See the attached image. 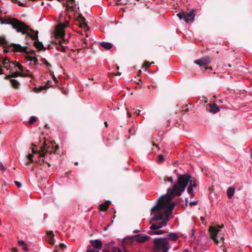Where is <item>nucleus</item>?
Wrapping results in <instances>:
<instances>
[{
  "label": "nucleus",
  "instance_id": "5fc2aeb1",
  "mask_svg": "<svg viewBox=\"0 0 252 252\" xmlns=\"http://www.w3.org/2000/svg\"><path fill=\"white\" fill-rule=\"evenodd\" d=\"M127 115L128 116V117H131V114L129 112H127Z\"/></svg>",
  "mask_w": 252,
  "mask_h": 252
},
{
  "label": "nucleus",
  "instance_id": "39448f33",
  "mask_svg": "<svg viewBox=\"0 0 252 252\" xmlns=\"http://www.w3.org/2000/svg\"><path fill=\"white\" fill-rule=\"evenodd\" d=\"M223 227V225L222 224L221 225H217L216 226H211L209 227V232L211 236V239L214 241L215 244L217 245H219L220 242L223 244L224 243V237L222 236L220 232V228H222Z\"/></svg>",
  "mask_w": 252,
  "mask_h": 252
},
{
  "label": "nucleus",
  "instance_id": "f3484780",
  "mask_svg": "<svg viewBox=\"0 0 252 252\" xmlns=\"http://www.w3.org/2000/svg\"><path fill=\"white\" fill-rule=\"evenodd\" d=\"M179 238L178 235L176 233L173 232H170L168 235L167 237L166 238H167L168 239V241L170 240L171 241H176Z\"/></svg>",
  "mask_w": 252,
  "mask_h": 252
},
{
  "label": "nucleus",
  "instance_id": "c03bdc74",
  "mask_svg": "<svg viewBox=\"0 0 252 252\" xmlns=\"http://www.w3.org/2000/svg\"><path fill=\"white\" fill-rule=\"evenodd\" d=\"M89 247H90V246H89L88 247V250H87V251L86 252H99L98 251H96L95 250H90V249H89Z\"/></svg>",
  "mask_w": 252,
  "mask_h": 252
},
{
  "label": "nucleus",
  "instance_id": "3c124183",
  "mask_svg": "<svg viewBox=\"0 0 252 252\" xmlns=\"http://www.w3.org/2000/svg\"><path fill=\"white\" fill-rule=\"evenodd\" d=\"M140 111L138 110H136L134 112V114L136 115V116H138L139 115Z\"/></svg>",
  "mask_w": 252,
  "mask_h": 252
},
{
  "label": "nucleus",
  "instance_id": "b1692460",
  "mask_svg": "<svg viewBox=\"0 0 252 252\" xmlns=\"http://www.w3.org/2000/svg\"><path fill=\"white\" fill-rule=\"evenodd\" d=\"M235 192V189L232 187H230L227 189V194L228 198L230 199L233 195Z\"/></svg>",
  "mask_w": 252,
  "mask_h": 252
},
{
  "label": "nucleus",
  "instance_id": "7ed1b4c3",
  "mask_svg": "<svg viewBox=\"0 0 252 252\" xmlns=\"http://www.w3.org/2000/svg\"><path fill=\"white\" fill-rule=\"evenodd\" d=\"M8 23L10 24L13 28L16 30L17 32H21L23 34H26V38L29 36L32 40H34L33 45L35 48L39 50H45L46 48L44 47L42 43L39 41L38 32L37 31H34L25 23L16 19H13Z\"/></svg>",
  "mask_w": 252,
  "mask_h": 252
},
{
  "label": "nucleus",
  "instance_id": "c85d7f7f",
  "mask_svg": "<svg viewBox=\"0 0 252 252\" xmlns=\"http://www.w3.org/2000/svg\"><path fill=\"white\" fill-rule=\"evenodd\" d=\"M46 86H40L38 88H35L34 91L36 93H39L43 90H46Z\"/></svg>",
  "mask_w": 252,
  "mask_h": 252
},
{
  "label": "nucleus",
  "instance_id": "8fccbe9b",
  "mask_svg": "<svg viewBox=\"0 0 252 252\" xmlns=\"http://www.w3.org/2000/svg\"><path fill=\"white\" fill-rule=\"evenodd\" d=\"M167 180L171 183L173 182V178L172 177H168Z\"/></svg>",
  "mask_w": 252,
  "mask_h": 252
},
{
  "label": "nucleus",
  "instance_id": "aec40b11",
  "mask_svg": "<svg viewBox=\"0 0 252 252\" xmlns=\"http://www.w3.org/2000/svg\"><path fill=\"white\" fill-rule=\"evenodd\" d=\"M10 81L13 88L15 89H18L19 88L20 84L17 80L11 79L10 80Z\"/></svg>",
  "mask_w": 252,
  "mask_h": 252
},
{
  "label": "nucleus",
  "instance_id": "bf43d9fd",
  "mask_svg": "<svg viewBox=\"0 0 252 252\" xmlns=\"http://www.w3.org/2000/svg\"><path fill=\"white\" fill-rule=\"evenodd\" d=\"M104 125H105V126L107 127V126H108L107 122H104Z\"/></svg>",
  "mask_w": 252,
  "mask_h": 252
},
{
  "label": "nucleus",
  "instance_id": "72a5a7b5",
  "mask_svg": "<svg viewBox=\"0 0 252 252\" xmlns=\"http://www.w3.org/2000/svg\"><path fill=\"white\" fill-rule=\"evenodd\" d=\"M164 161V157L162 155H159L158 156V161L159 162H162Z\"/></svg>",
  "mask_w": 252,
  "mask_h": 252
},
{
  "label": "nucleus",
  "instance_id": "4d7b16f0",
  "mask_svg": "<svg viewBox=\"0 0 252 252\" xmlns=\"http://www.w3.org/2000/svg\"><path fill=\"white\" fill-rule=\"evenodd\" d=\"M141 73V70H139L138 71V74H137V75H138V76H139V75L140 74V73Z\"/></svg>",
  "mask_w": 252,
  "mask_h": 252
},
{
  "label": "nucleus",
  "instance_id": "774afa93",
  "mask_svg": "<svg viewBox=\"0 0 252 252\" xmlns=\"http://www.w3.org/2000/svg\"><path fill=\"white\" fill-rule=\"evenodd\" d=\"M74 164H75V165H78V163L77 162H76L74 163Z\"/></svg>",
  "mask_w": 252,
  "mask_h": 252
},
{
  "label": "nucleus",
  "instance_id": "e2e57ef3",
  "mask_svg": "<svg viewBox=\"0 0 252 252\" xmlns=\"http://www.w3.org/2000/svg\"><path fill=\"white\" fill-rule=\"evenodd\" d=\"M121 72H118L116 75H121Z\"/></svg>",
  "mask_w": 252,
  "mask_h": 252
},
{
  "label": "nucleus",
  "instance_id": "f8f14e48",
  "mask_svg": "<svg viewBox=\"0 0 252 252\" xmlns=\"http://www.w3.org/2000/svg\"><path fill=\"white\" fill-rule=\"evenodd\" d=\"M11 46H13L14 52H18L21 53H25L26 54L28 53V48L27 47H22L19 44H13Z\"/></svg>",
  "mask_w": 252,
  "mask_h": 252
},
{
  "label": "nucleus",
  "instance_id": "2eb2a0df",
  "mask_svg": "<svg viewBox=\"0 0 252 252\" xmlns=\"http://www.w3.org/2000/svg\"><path fill=\"white\" fill-rule=\"evenodd\" d=\"M210 107L209 111L212 113H216L220 111L219 106L215 103H212L208 104Z\"/></svg>",
  "mask_w": 252,
  "mask_h": 252
},
{
  "label": "nucleus",
  "instance_id": "79ce46f5",
  "mask_svg": "<svg viewBox=\"0 0 252 252\" xmlns=\"http://www.w3.org/2000/svg\"><path fill=\"white\" fill-rule=\"evenodd\" d=\"M112 252H121V251L118 247H114L112 249Z\"/></svg>",
  "mask_w": 252,
  "mask_h": 252
},
{
  "label": "nucleus",
  "instance_id": "473e14b6",
  "mask_svg": "<svg viewBox=\"0 0 252 252\" xmlns=\"http://www.w3.org/2000/svg\"><path fill=\"white\" fill-rule=\"evenodd\" d=\"M37 120V118L34 116H32L31 117V119L29 121V124H32L33 123H34Z\"/></svg>",
  "mask_w": 252,
  "mask_h": 252
},
{
  "label": "nucleus",
  "instance_id": "ea45409f",
  "mask_svg": "<svg viewBox=\"0 0 252 252\" xmlns=\"http://www.w3.org/2000/svg\"><path fill=\"white\" fill-rule=\"evenodd\" d=\"M6 43V41L4 38L0 37V44L4 45Z\"/></svg>",
  "mask_w": 252,
  "mask_h": 252
},
{
  "label": "nucleus",
  "instance_id": "412c9836",
  "mask_svg": "<svg viewBox=\"0 0 252 252\" xmlns=\"http://www.w3.org/2000/svg\"><path fill=\"white\" fill-rule=\"evenodd\" d=\"M110 203V202L107 201L104 204H101L99 205V209L101 211H106L108 208V205Z\"/></svg>",
  "mask_w": 252,
  "mask_h": 252
},
{
  "label": "nucleus",
  "instance_id": "37998d69",
  "mask_svg": "<svg viewBox=\"0 0 252 252\" xmlns=\"http://www.w3.org/2000/svg\"><path fill=\"white\" fill-rule=\"evenodd\" d=\"M0 169L1 171H5L6 170V168L4 167L3 164L1 162H0Z\"/></svg>",
  "mask_w": 252,
  "mask_h": 252
},
{
  "label": "nucleus",
  "instance_id": "2f4dec72",
  "mask_svg": "<svg viewBox=\"0 0 252 252\" xmlns=\"http://www.w3.org/2000/svg\"><path fill=\"white\" fill-rule=\"evenodd\" d=\"M193 188H191V187H189L188 188V192L189 195L191 196V197L193 196Z\"/></svg>",
  "mask_w": 252,
  "mask_h": 252
},
{
  "label": "nucleus",
  "instance_id": "49530a36",
  "mask_svg": "<svg viewBox=\"0 0 252 252\" xmlns=\"http://www.w3.org/2000/svg\"><path fill=\"white\" fill-rule=\"evenodd\" d=\"M12 2H18L19 5H20V6H25V5L23 3H21L20 1H17V0H11Z\"/></svg>",
  "mask_w": 252,
  "mask_h": 252
},
{
  "label": "nucleus",
  "instance_id": "603ef678",
  "mask_svg": "<svg viewBox=\"0 0 252 252\" xmlns=\"http://www.w3.org/2000/svg\"><path fill=\"white\" fill-rule=\"evenodd\" d=\"M2 73H3L2 69L1 68V66L0 65V74H2Z\"/></svg>",
  "mask_w": 252,
  "mask_h": 252
},
{
  "label": "nucleus",
  "instance_id": "4be33fe9",
  "mask_svg": "<svg viewBox=\"0 0 252 252\" xmlns=\"http://www.w3.org/2000/svg\"><path fill=\"white\" fill-rule=\"evenodd\" d=\"M19 246L22 247V250L25 252L28 251L29 249L27 248L26 243L23 240H19L18 241Z\"/></svg>",
  "mask_w": 252,
  "mask_h": 252
},
{
  "label": "nucleus",
  "instance_id": "69168bd1",
  "mask_svg": "<svg viewBox=\"0 0 252 252\" xmlns=\"http://www.w3.org/2000/svg\"><path fill=\"white\" fill-rule=\"evenodd\" d=\"M120 3H121L126 4V2H124V1H121V2H120Z\"/></svg>",
  "mask_w": 252,
  "mask_h": 252
},
{
  "label": "nucleus",
  "instance_id": "423d86ee",
  "mask_svg": "<svg viewBox=\"0 0 252 252\" xmlns=\"http://www.w3.org/2000/svg\"><path fill=\"white\" fill-rule=\"evenodd\" d=\"M150 239V236H145L141 234H137L129 238H125L122 242V245L124 247H125L126 245L128 244H130V243L133 241L142 243L149 240Z\"/></svg>",
  "mask_w": 252,
  "mask_h": 252
},
{
  "label": "nucleus",
  "instance_id": "052dcab7",
  "mask_svg": "<svg viewBox=\"0 0 252 252\" xmlns=\"http://www.w3.org/2000/svg\"><path fill=\"white\" fill-rule=\"evenodd\" d=\"M102 252H110L108 250H103Z\"/></svg>",
  "mask_w": 252,
  "mask_h": 252
},
{
  "label": "nucleus",
  "instance_id": "f257e3e1",
  "mask_svg": "<svg viewBox=\"0 0 252 252\" xmlns=\"http://www.w3.org/2000/svg\"><path fill=\"white\" fill-rule=\"evenodd\" d=\"M163 198L164 197H160L156 205L151 210L152 218L150 221V233L151 235H160L165 233L164 231L158 229L166 225L174 208L175 204L170 203V199L166 201Z\"/></svg>",
  "mask_w": 252,
  "mask_h": 252
},
{
  "label": "nucleus",
  "instance_id": "58836bf2",
  "mask_svg": "<svg viewBox=\"0 0 252 252\" xmlns=\"http://www.w3.org/2000/svg\"><path fill=\"white\" fill-rule=\"evenodd\" d=\"M150 65V63L148 62H145L143 64V67H145L146 69L148 68Z\"/></svg>",
  "mask_w": 252,
  "mask_h": 252
},
{
  "label": "nucleus",
  "instance_id": "9b49d317",
  "mask_svg": "<svg viewBox=\"0 0 252 252\" xmlns=\"http://www.w3.org/2000/svg\"><path fill=\"white\" fill-rule=\"evenodd\" d=\"M12 63H16V62L10 61L7 58H5L2 61L3 67L6 68L7 70H12L14 69L13 65L12 64Z\"/></svg>",
  "mask_w": 252,
  "mask_h": 252
},
{
  "label": "nucleus",
  "instance_id": "338daca9",
  "mask_svg": "<svg viewBox=\"0 0 252 252\" xmlns=\"http://www.w3.org/2000/svg\"><path fill=\"white\" fill-rule=\"evenodd\" d=\"M31 53L32 54H34V51H32V52H31Z\"/></svg>",
  "mask_w": 252,
  "mask_h": 252
},
{
  "label": "nucleus",
  "instance_id": "c9c22d12",
  "mask_svg": "<svg viewBox=\"0 0 252 252\" xmlns=\"http://www.w3.org/2000/svg\"><path fill=\"white\" fill-rule=\"evenodd\" d=\"M68 22H66L65 23H63V24H60L59 25V27H62L63 28V29L64 30V28L67 27L68 26Z\"/></svg>",
  "mask_w": 252,
  "mask_h": 252
},
{
  "label": "nucleus",
  "instance_id": "4468645a",
  "mask_svg": "<svg viewBox=\"0 0 252 252\" xmlns=\"http://www.w3.org/2000/svg\"><path fill=\"white\" fill-rule=\"evenodd\" d=\"M91 246L94 247L95 249L100 250L102 247V242L98 239L91 240L90 241Z\"/></svg>",
  "mask_w": 252,
  "mask_h": 252
},
{
  "label": "nucleus",
  "instance_id": "dca6fc26",
  "mask_svg": "<svg viewBox=\"0 0 252 252\" xmlns=\"http://www.w3.org/2000/svg\"><path fill=\"white\" fill-rule=\"evenodd\" d=\"M24 73L16 71L15 72H13L11 73V74H9L8 75H6L4 77L5 79H9L11 78H15L17 77L18 76L20 77H24Z\"/></svg>",
  "mask_w": 252,
  "mask_h": 252
},
{
  "label": "nucleus",
  "instance_id": "f704fd0d",
  "mask_svg": "<svg viewBox=\"0 0 252 252\" xmlns=\"http://www.w3.org/2000/svg\"><path fill=\"white\" fill-rule=\"evenodd\" d=\"M23 73H24V75H24V77H26V76L32 77L30 71L28 70H27L26 72H23Z\"/></svg>",
  "mask_w": 252,
  "mask_h": 252
},
{
  "label": "nucleus",
  "instance_id": "0eeeda50",
  "mask_svg": "<svg viewBox=\"0 0 252 252\" xmlns=\"http://www.w3.org/2000/svg\"><path fill=\"white\" fill-rule=\"evenodd\" d=\"M49 148L50 146L47 145L46 142H44L43 146L40 147V150L35 151L32 150V152L33 154H38L39 155V157L43 158L45 157L46 154L48 153V149Z\"/></svg>",
  "mask_w": 252,
  "mask_h": 252
},
{
  "label": "nucleus",
  "instance_id": "de8ad7c7",
  "mask_svg": "<svg viewBox=\"0 0 252 252\" xmlns=\"http://www.w3.org/2000/svg\"><path fill=\"white\" fill-rule=\"evenodd\" d=\"M197 204V201H192V202H190L189 206H192L193 205H196Z\"/></svg>",
  "mask_w": 252,
  "mask_h": 252
},
{
  "label": "nucleus",
  "instance_id": "e433bc0d",
  "mask_svg": "<svg viewBox=\"0 0 252 252\" xmlns=\"http://www.w3.org/2000/svg\"><path fill=\"white\" fill-rule=\"evenodd\" d=\"M42 62L45 64L46 65H47L48 67H51V64L49 63L45 59H42Z\"/></svg>",
  "mask_w": 252,
  "mask_h": 252
},
{
  "label": "nucleus",
  "instance_id": "09e8293b",
  "mask_svg": "<svg viewBox=\"0 0 252 252\" xmlns=\"http://www.w3.org/2000/svg\"><path fill=\"white\" fill-rule=\"evenodd\" d=\"M59 247L62 249H63L66 247L65 245L63 243L60 244Z\"/></svg>",
  "mask_w": 252,
  "mask_h": 252
},
{
  "label": "nucleus",
  "instance_id": "680f3d73",
  "mask_svg": "<svg viewBox=\"0 0 252 252\" xmlns=\"http://www.w3.org/2000/svg\"><path fill=\"white\" fill-rule=\"evenodd\" d=\"M183 252H189V251L188 249H186L183 251Z\"/></svg>",
  "mask_w": 252,
  "mask_h": 252
},
{
  "label": "nucleus",
  "instance_id": "a18cd8bd",
  "mask_svg": "<svg viewBox=\"0 0 252 252\" xmlns=\"http://www.w3.org/2000/svg\"><path fill=\"white\" fill-rule=\"evenodd\" d=\"M14 184L18 188H20L21 187V184L18 181H14Z\"/></svg>",
  "mask_w": 252,
  "mask_h": 252
},
{
  "label": "nucleus",
  "instance_id": "cd10ccee",
  "mask_svg": "<svg viewBox=\"0 0 252 252\" xmlns=\"http://www.w3.org/2000/svg\"><path fill=\"white\" fill-rule=\"evenodd\" d=\"M63 6H66L67 7V8L65 9V11H67L69 9H70L71 10H73V6L71 5H70V4H69L67 2H66L65 3H63Z\"/></svg>",
  "mask_w": 252,
  "mask_h": 252
},
{
  "label": "nucleus",
  "instance_id": "0e129e2a",
  "mask_svg": "<svg viewBox=\"0 0 252 252\" xmlns=\"http://www.w3.org/2000/svg\"><path fill=\"white\" fill-rule=\"evenodd\" d=\"M201 220H204V218H203V217H201Z\"/></svg>",
  "mask_w": 252,
  "mask_h": 252
},
{
  "label": "nucleus",
  "instance_id": "13d9d810",
  "mask_svg": "<svg viewBox=\"0 0 252 252\" xmlns=\"http://www.w3.org/2000/svg\"><path fill=\"white\" fill-rule=\"evenodd\" d=\"M46 163L47 164V165L49 167L51 166V164L49 163H48L47 161H46Z\"/></svg>",
  "mask_w": 252,
  "mask_h": 252
},
{
  "label": "nucleus",
  "instance_id": "f03ea898",
  "mask_svg": "<svg viewBox=\"0 0 252 252\" xmlns=\"http://www.w3.org/2000/svg\"><path fill=\"white\" fill-rule=\"evenodd\" d=\"M189 183V186L191 188H195L197 187L196 179L192 178L189 174H179L177 177V181L175 183L172 188H169L167 189V192L165 195L161 197H164L163 199L166 201L170 199V203L172 199L175 196H180L183 192Z\"/></svg>",
  "mask_w": 252,
  "mask_h": 252
},
{
  "label": "nucleus",
  "instance_id": "a19ab883",
  "mask_svg": "<svg viewBox=\"0 0 252 252\" xmlns=\"http://www.w3.org/2000/svg\"><path fill=\"white\" fill-rule=\"evenodd\" d=\"M53 148L54 149V150L53 151L50 152V154H51L52 153H55L56 152L57 150L59 149V145H56L55 147H53Z\"/></svg>",
  "mask_w": 252,
  "mask_h": 252
},
{
  "label": "nucleus",
  "instance_id": "6e6d98bb",
  "mask_svg": "<svg viewBox=\"0 0 252 252\" xmlns=\"http://www.w3.org/2000/svg\"><path fill=\"white\" fill-rule=\"evenodd\" d=\"M17 252V249H15V248H14L12 249V252Z\"/></svg>",
  "mask_w": 252,
  "mask_h": 252
},
{
  "label": "nucleus",
  "instance_id": "ddd939ff",
  "mask_svg": "<svg viewBox=\"0 0 252 252\" xmlns=\"http://www.w3.org/2000/svg\"><path fill=\"white\" fill-rule=\"evenodd\" d=\"M64 30L63 29V28L58 27L56 30V36L58 37L61 38L63 40L62 41L65 42L66 40L64 39Z\"/></svg>",
  "mask_w": 252,
  "mask_h": 252
},
{
  "label": "nucleus",
  "instance_id": "1a4fd4ad",
  "mask_svg": "<svg viewBox=\"0 0 252 252\" xmlns=\"http://www.w3.org/2000/svg\"><path fill=\"white\" fill-rule=\"evenodd\" d=\"M194 12V10H191L188 13L185 11L184 20L186 23L194 22L195 17Z\"/></svg>",
  "mask_w": 252,
  "mask_h": 252
},
{
  "label": "nucleus",
  "instance_id": "4c0bfd02",
  "mask_svg": "<svg viewBox=\"0 0 252 252\" xmlns=\"http://www.w3.org/2000/svg\"><path fill=\"white\" fill-rule=\"evenodd\" d=\"M87 42L86 39H84L83 41H82V48H85L87 47Z\"/></svg>",
  "mask_w": 252,
  "mask_h": 252
},
{
  "label": "nucleus",
  "instance_id": "bb28decb",
  "mask_svg": "<svg viewBox=\"0 0 252 252\" xmlns=\"http://www.w3.org/2000/svg\"><path fill=\"white\" fill-rule=\"evenodd\" d=\"M27 59L29 61H33L34 64H36L38 62V60L34 57L28 56Z\"/></svg>",
  "mask_w": 252,
  "mask_h": 252
},
{
  "label": "nucleus",
  "instance_id": "393cba45",
  "mask_svg": "<svg viewBox=\"0 0 252 252\" xmlns=\"http://www.w3.org/2000/svg\"><path fill=\"white\" fill-rule=\"evenodd\" d=\"M12 64L13 65L14 68L17 67L18 69L21 71L20 72L23 73V66L20 64L18 62L16 63H12Z\"/></svg>",
  "mask_w": 252,
  "mask_h": 252
},
{
  "label": "nucleus",
  "instance_id": "5701e85b",
  "mask_svg": "<svg viewBox=\"0 0 252 252\" xmlns=\"http://www.w3.org/2000/svg\"><path fill=\"white\" fill-rule=\"evenodd\" d=\"M100 45L101 47L107 50L111 49L113 46L112 43L106 42H102L100 43Z\"/></svg>",
  "mask_w": 252,
  "mask_h": 252
},
{
  "label": "nucleus",
  "instance_id": "c756f323",
  "mask_svg": "<svg viewBox=\"0 0 252 252\" xmlns=\"http://www.w3.org/2000/svg\"><path fill=\"white\" fill-rule=\"evenodd\" d=\"M177 16L180 19H183L184 20L185 17V11H181V12L178 13Z\"/></svg>",
  "mask_w": 252,
  "mask_h": 252
},
{
  "label": "nucleus",
  "instance_id": "864d4df0",
  "mask_svg": "<svg viewBox=\"0 0 252 252\" xmlns=\"http://www.w3.org/2000/svg\"><path fill=\"white\" fill-rule=\"evenodd\" d=\"M152 145L154 146H156L157 147H158V145L155 142H154L152 143Z\"/></svg>",
  "mask_w": 252,
  "mask_h": 252
},
{
  "label": "nucleus",
  "instance_id": "6e6552de",
  "mask_svg": "<svg viewBox=\"0 0 252 252\" xmlns=\"http://www.w3.org/2000/svg\"><path fill=\"white\" fill-rule=\"evenodd\" d=\"M211 61V59L209 56H205L199 60H195L194 63L199 66H205L209 64Z\"/></svg>",
  "mask_w": 252,
  "mask_h": 252
},
{
  "label": "nucleus",
  "instance_id": "6ab92c4d",
  "mask_svg": "<svg viewBox=\"0 0 252 252\" xmlns=\"http://www.w3.org/2000/svg\"><path fill=\"white\" fill-rule=\"evenodd\" d=\"M63 41H62L61 40H59L58 41V43H56L57 44V47H56V49L57 50H59V51H60L62 52H66V48L65 47L63 46L62 45V43Z\"/></svg>",
  "mask_w": 252,
  "mask_h": 252
},
{
  "label": "nucleus",
  "instance_id": "7c9ffc66",
  "mask_svg": "<svg viewBox=\"0 0 252 252\" xmlns=\"http://www.w3.org/2000/svg\"><path fill=\"white\" fill-rule=\"evenodd\" d=\"M33 155L32 154H30L27 156V158L29 159L30 162H32L33 159H32ZM29 163V162H27L26 164L28 165Z\"/></svg>",
  "mask_w": 252,
  "mask_h": 252
},
{
  "label": "nucleus",
  "instance_id": "9d476101",
  "mask_svg": "<svg viewBox=\"0 0 252 252\" xmlns=\"http://www.w3.org/2000/svg\"><path fill=\"white\" fill-rule=\"evenodd\" d=\"M77 21L78 22L80 28H83L85 30L88 29L86 19L81 14H79L77 18Z\"/></svg>",
  "mask_w": 252,
  "mask_h": 252
},
{
  "label": "nucleus",
  "instance_id": "a211bd4d",
  "mask_svg": "<svg viewBox=\"0 0 252 252\" xmlns=\"http://www.w3.org/2000/svg\"><path fill=\"white\" fill-rule=\"evenodd\" d=\"M47 234L49 235V239L48 240V243L51 245H54L55 244V240L53 237V232L52 231H48Z\"/></svg>",
  "mask_w": 252,
  "mask_h": 252
},
{
  "label": "nucleus",
  "instance_id": "a878e982",
  "mask_svg": "<svg viewBox=\"0 0 252 252\" xmlns=\"http://www.w3.org/2000/svg\"><path fill=\"white\" fill-rule=\"evenodd\" d=\"M129 134L131 135H134L136 133V127L135 126H132L128 129Z\"/></svg>",
  "mask_w": 252,
  "mask_h": 252
},
{
  "label": "nucleus",
  "instance_id": "20e7f679",
  "mask_svg": "<svg viewBox=\"0 0 252 252\" xmlns=\"http://www.w3.org/2000/svg\"><path fill=\"white\" fill-rule=\"evenodd\" d=\"M153 244L154 252H168L170 248L167 238H156L153 241Z\"/></svg>",
  "mask_w": 252,
  "mask_h": 252
}]
</instances>
